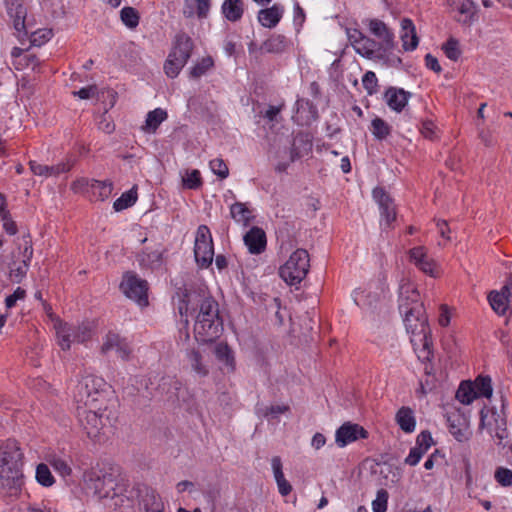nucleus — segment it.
<instances>
[{
    "mask_svg": "<svg viewBox=\"0 0 512 512\" xmlns=\"http://www.w3.org/2000/svg\"><path fill=\"white\" fill-rule=\"evenodd\" d=\"M178 311L184 325L186 339L189 338V315L195 318L194 335L198 342L209 343L220 337L223 321L219 315V305L212 297L186 293L179 302Z\"/></svg>",
    "mask_w": 512,
    "mask_h": 512,
    "instance_id": "f257e3e1",
    "label": "nucleus"
},
{
    "mask_svg": "<svg viewBox=\"0 0 512 512\" xmlns=\"http://www.w3.org/2000/svg\"><path fill=\"white\" fill-rule=\"evenodd\" d=\"M369 30L380 41L367 37L358 29H348L347 36L356 53L368 59H383L394 48V34L387 25L378 19L369 21Z\"/></svg>",
    "mask_w": 512,
    "mask_h": 512,
    "instance_id": "f03ea898",
    "label": "nucleus"
},
{
    "mask_svg": "<svg viewBox=\"0 0 512 512\" xmlns=\"http://www.w3.org/2000/svg\"><path fill=\"white\" fill-rule=\"evenodd\" d=\"M399 310L404 315L406 330L411 334L410 341L418 357L429 360L431 356L430 328L427 323L422 303L414 305L399 304Z\"/></svg>",
    "mask_w": 512,
    "mask_h": 512,
    "instance_id": "7ed1b4c3",
    "label": "nucleus"
},
{
    "mask_svg": "<svg viewBox=\"0 0 512 512\" xmlns=\"http://www.w3.org/2000/svg\"><path fill=\"white\" fill-rule=\"evenodd\" d=\"M105 381L101 377L87 375L77 384L74 392L76 409L81 406L102 409L105 403Z\"/></svg>",
    "mask_w": 512,
    "mask_h": 512,
    "instance_id": "20e7f679",
    "label": "nucleus"
},
{
    "mask_svg": "<svg viewBox=\"0 0 512 512\" xmlns=\"http://www.w3.org/2000/svg\"><path fill=\"white\" fill-rule=\"evenodd\" d=\"M76 413L87 436L95 441L100 440L111 424L106 404H103L102 409L81 406L80 409H76Z\"/></svg>",
    "mask_w": 512,
    "mask_h": 512,
    "instance_id": "39448f33",
    "label": "nucleus"
},
{
    "mask_svg": "<svg viewBox=\"0 0 512 512\" xmlns=\"http://www.w3.org/2000/svg\"><path fill=\"white\" fill-rule=\"evenodd\" d=\"M54 330L57 344L62 350H69L74 342L84 343L88 341L93 334L92 325L88 322L75 326L60 319H55Z\"/></svg>",
    "mask_w": 512,
    "mask_h": 512,
    "instance_id": "423d86ee",
    "label": "nucleus"
},
{
    "mask_svg": "<svg viewBox=\"0 0 512 512\" xmlns=\"http://www.w3.org/2000/svg\"><path fill=\"white\" fill-rule=\"evenodd\" d=\"M310 268V257L305 249L295 250L288 260L280 267V277L289 285H297L307 276Z\"/></svg>",
    "mask_w": 512,
    "mask_h": 512,
    "instance_id": "0eeeda50",
    "label": "nucleus"
},
{
    "mask_svg": "<svg viewBox=\"0 0 512 512\" xmlns=\"http://www.w3.org/2000/svg\"><path fill=\"white\" fill-rule=\"evenodd\" d=\"M445 417L449 433L460 443L468 442L472 437L470 414L459 407L448 405Z\"/></svg>",
    "mask_w": 512,
    "mask_h": 512,
    "instance_id": "6e6552de",
    "label": "nucleus"
},
{
    "mask_svg": "<svg viewBox=\"0 0 512 512\" xmlns=\"http://www.w3.org/2000/svg\"><path fill=\"white\" fill-rule=\"evenodd\" d=\"M193 50V41L186 34H179L176 45L164 64V71L170 78H175L185 66Z\"/></svg>",
    "mask_w": 512,
    "mask_h": 512,
    "instance_id": "1a4fd4ad",
    "label": "nucleus"
},
{
    "mask_svg": "<svg viewBox=\"0 0 512 512\" xmlns=\"http://www.w3.org/2000/svg\"><path fill=\"white\" fill-rule=\"evenodd\" d=\"M312 146V139L309 134L298 133L294 137L289 151L284 150L278 152V156L282 161L276 165L275 170L279 173L285 172L290 163L308 155L312 151Z\"/></svg>",
    "mask_w": 512,
    "mask_h": 512,
    "instance_id": "9d476101",
    "label": "nucleus"
},
{
    "mask_svg": "<svg viewBox=\"0 0 512 512\" xmlns=\"http://www.w3.org/2000/svg\"><path fill=\"white\" fill-rule=\"evenodd\" d=\"M88 481V488L99 499L116 498L115 505L123 503L124 499L120 494L121 487L112 474H103L102 476L91 475Z\"/></svg>",
    "mask_w": 512,
    "mask_h": 512,
    "instance_id": "9b49d317",
    "label": "nucleus"
},
{
    "mask_svg": "<svg viewBox=\"0 0 512 512\" xmlns=\"http://www.w3.org/2000/svg\"><path fill=\"white\" fill-rule=\"evenodd\" d=\"M479 431L486 430L491 437H495L501 443L507 438V425L504 416L496 410L484 407L480 411Z\"/></svg>",
    "mask_w": 512,
    "mask_h": 512,
    "instance_id": "f8f14e48",
    "label": "nucleus"
},
{
    "mask_svg": "<svg viewBox=\"0 0 512 512\" xmlns=\"http://www.w3.org/2000/svg\"><path fill=\"white\" fill-rule=\"evenodd\" d=\"M194 255L197 264L202 268L208 267L213 261V241L210 229L206 225H200L197 229Z\"/></svg>",
    "mask_w": 512,
    "mask_h": 512,
    "instance_id": "ddd939ff",
    "label": "nucleus"
},
{
    "mask_svg": "<svg viewBox=\"0 0 512 512\" xmlns=\"http://www.w3.org/2000/svg\"><path fill=\"white\" fill-rule=\"evenodd\" d=\"M120 289L128 298L134 300L140 306L148 304L147 281L141 279L135 273L127 272L124 274Z\"/></svg>",
    "mask_w": 512,
    "mask_h": 512,
    "instance_id": "4468645a",
    "label": "nucleus"
},
{
    "mask_svg": "<svg viewBox=\"0 0 512 512\" xmlns=\"http://www.w3.org/2000/svg\"><path fill=\"white\" fill-rule=\"evenodd\" d=\"M23 452L16 440L8 439L0 445V470L22 471Z\"/></svg>",
    "mask_w": 512,
    "mask_h": 512,
    "instance_id": "2eb2a0df",
    "label": "nucleus"
},
{
    "mask_svg": "<svg viewBox=\"0 0 512 512\" xmlns=\"http://www.w3.org/2000/svg\"><path fill=\"white\" fill-rule=\"evenodd\" d=\"M409 261L424 274L438 278L441 275L439 264L429 256L424 246H417L408 251Z\"/></svg>",
    "mask_w": 512,
    "mask_h": 512,
    "instance_id": "dca6fc26",
    "label": "nucleus"
},
{
    "mask_svg": "<svg viewBox=\"0 0 512 512\" xmlns=\"http://www.w3.org/2000/svg\"><path fill=\"white\" fill-rule=\"evenodd\" d=\"M23 486L22 471L0 470V496L3 498H17Z\"/></svg>",
    "mask_w": 512,
    "mask_h": 512,
    "instance_id": "f3484780",
    "label": "nucleus"
},
{
    "mask_svg": "<svg viewBox=\"0 0 512 512\" xmlns=\"http://www.w3.org/2000/svg\"><path fill=\"white\" fill-rule=\"evenodd\" d=\"M21 250V261L14 262L10 268V279L13 282L19 283L27 274L29 263L33 256V248L31 240L28 237H23L22 243L19 246Z\"/></svg>",
    "mask_w": 512,
    "mask_h": 512,
    "instance_id": "a211bd4d",
    "label": "nucleus"
},
{
    "mask_svg": "<svg viewBox=\"0 0 512 512\" xmlns=\"http://www.w3.org/2000/svg\"><path fill=\"white\" fill-rule=\"evenodd\" d=\"M368 432L360 425L351 422L342 424L335 433V443L343 448L358 439H366Z\"/></svg>",
    "mask_w": 512,
    "mask_h": 512,
    "instance_id": "6ab92c4d",
    "label": "nucleus"
},
{
    "mask_svg": "<svg viewBox=\"0 0 512 512\" xmlns=\"http://www.w3.org/2000/svg\"><path fill=\"white\" fill-rule=\"evenodd\" d=\"M111 351H115L117 357L120 359L127 361L130 359L131 355V347L129 343L121 338L118 334L109 332L103 338V343L101 345V352L103 354H107Z\"/></svg>",
    "mask_w": 512,
    "mask_h": 512,
    "instance_id": "aec40b11",
    "label": "nucleus"
},
{
    "mask_svg": "<svg viewBox=\"0 0 512 512\" xmlns=\"http://www.w3.org/2000/svg\"><path fill=\"white\" fill-rule=\"evenodd\" d=\"M373 198L379 205L381 216L385 224L391 226L396 219V209L392 198L380 187L373 190Z\"/></svg>",
    "mask_w": 512,
    "mask_h": 512,
    "instance_id": "412c9836",
    "label": "nucleus"
},
{
    "mask_svg": "<svg viewBox=\"0 0 512 512\" xmlns=\"http://www.w3.org/2000/svg\"><path fill=\"white\" fill-rule=\"evenodd\" d=\"M244 243L251 254H261L267 245L266 233L262 228L252 227L243 237Z\"/></svg>",
    "mask_w": 512,
    "mask_h": 512,
    "instance_id": "4be33fe9",
    "label": "nucleus"
},
{
    "mask_svg": "<svg viewBox=\"0 0 512 512\" xmlns=\"http://www.w3.org/2000/svg\"><path fill=\"white\" fill-rule=\"evenodd\" d=\"M400 39L402 47L405 51H413L419 44L416 27L411 19L404 18L401 20Z\"/></svg>",
    "mask_w": 512,
    "mask_h": 512,
    "instance_id": "5701e85b",
    "label": "nucleus"
},
{
    "mask_svg": "<svg viewBox=\"0 0 512 512\" xmlns=\"http://www.w3.org/2000/svg\"><path fill=\"white\" fill-rule=\"evenodd\" d=\"M284 14V7L280 4H274L273 6L265 9H261L258 12V21L265 28H274L280 22Z\"/></svg>",
    "mask_w": 512,
    "mask_h": 512,
    "instance_id": "b1692460",
    "label": "nucleus"
},
{
    "mask_svg": "<svg viewBox=\"0 0 512 512\" xmlns=\"http://www.w3.org/2000/svg\"><path fill=\"white\" fill-rule=\"evenodd\" d=\"M164 250L161 247L155 249L146 248L138 255V261L141 267L148 269H158L163 265Z\"/></svg>",
    "mask_w": 512,
    "mask_h": 512,
    "instance_id": "393cba45",
    "label": "nucleus"
},
{
    "mask_svg": "<svg viewBox=\"0 0 512 512\" xmlns=\"http://www.w3.org/2000/svg\"><path fill=\"white\" fill-rule=\"evenodd\" d=\"M210 7L211 0H184L183 15L186 18L197 16L199 19H205Z\"/></svg>",
    "mask_w": 512,
    "mask_h": 512,
    "instance_id": "a878e982",
    "label": "nucleus"
},
{
    "mask_svg": "<svg viewBox=\"0 0 512 512\" xmlns=\"http://www.w3.org/2000/svg\"><path fill=\"white\" fill-rule=\"evenodd\" d=\"M30 170L34 175L43 176V177H53L58 176L62 173H66L70 170V165L68 163H58L56 165H44L40 164L36 161L29 162Z\"/></svg>",
    "mask_w": 512,
    "mask_h": 512,
    "instance_id": "bb28decb",
    "label": "nucleus"
},
{
    "mask_svg": "<svg viewBox=\"0 0 512 512\" xmlns=\"http://www.w3.org/2000/svg\"><path fill=\"white\" fill-rule=\"evenodd\" d=\"M411 94L403 89L389 88L385 93V99L390 109L401 112L407 105Z\"/></svg>",
    "mask_w": 512,
    "mask_h": 512,
    "instance_id": "cd10ccee",
    "label": "nucleus"
},
{
    "mask_svg": "<svg viewBox=\"0 0 512 512\" xmlns=\"http://www.w3.org/2000/svg\"><path fill=\"white\" fill-rule=\"evenodd\" d=\"M271 466L273 475L277 483L278 491L282 496H287L292 491L291 484L285 479L282 467V461L279 456H274L271 459Z\"/></svg>",
    "mask_w": 512,
    "mask_h": 512,
    "instance_id": "c85d7f7f",
    "label": "nucleus"
},
{
    "mask_svg": "<svg viewBox=\"0 0 512 512\" xmlns=\"http://www.w3.org/2000/svg\"><path fill=\"white\" fill-rule=\"evenodd\" d=\"M244 8L245 5L243 0H224L221 6V11L228 21L237 22L242 18Z\"/></svg>",
    "mask_w": 512,
    "mask_h": 512,
    "instance_id": "c756f323",
    "label": "nucleus"
},
{
    "mask_svg": "<svg viewBox=\"0 0 512 512\" xmlns=\"http://www.w3.org/2000/svg\"><path fill=\"white\" fill-rule=\"evenodd\" d=\"M511 296L502 288L501 291H491L488 295V301L497 314L504 315L508 309Z\"/></svg>",
    "mask_w": 512,
    "mask_h": 512,
    "instance_id": "7c9ffc66",
    "label": "nucleus"
},
{
    "mask_svg": "<svg viewBox=\"0 0 512 512\" xmlns=\"http://www.w3.org/2000/svg\"><path fill=\"white\" fill-rule=\"evenodd\" d=\"M168 117L167 112L162 108H156L148 112L145 123L141 129L145 133H155L162 122Z\"/></svg>",
    "mask_w": 512,
    "mask_h": 512,
    "instance_id": "2f4dec72",
    "label": "nucleus"
},
{
    "mask_svg": "<svg viewBox=\"0 0 512 512\" xmlns=\"http://www.w3.org/2000/svg\"><path fill=\"white\" fill-rule=\"evenodd\" d=\"M187 361L191 369L199 376L206 377L209 374V366L204 356L197 350H190L187 353Z\"/></svg>",
    "mask_w": 512,
    "mask_h": 512,
    "instance_id": "473e14b6",
    "label": "nucleus"
},
{
    "mask_svg": "<svg viewBox=\"0 0 512 512\" xmlns=\"http://www.w3.org/2000/svg\"><path fill=\"white\" fill-rule=\"evenodd\" d=\"M395 420L405 433H412L415 430L416 419L411 408L401 407L396 413Z\"/></svg>",
    "mask_w": 512,
    "mask_h": 512,
    "instance_id": "72a5a7b5",
    "label": "nucleus"
},
{
    "mask_svg": "<svg viewBox=\"0 0 512 512\" xmlns=\"http://www.w3.org/2000/svg\"><path fill=\"white\" fill-rule=\"evenodd\" d=\"M141 505L145 512H164V504L160 495L152 489H146Z\"/></svg>",
    "mask_w": 512,
    "mask_h": 512,
    "instance_id": "f704fd0d",
    "label": "nucleus"
},
{
    "mask_svg": "<svg viewBox=\"0 0 512 512\" xmlns=\"http://www.w3.org/2000/svg\"><path fill=\"white\" fill-rule=\"evenodd\" d=\"M399 301V304H407L409 306L421 303L417 289L409 281H402L399 288Z\"/></svg>",
    "mask_w": 512,
    "mask_h": 512,
    "instance_id": "c9c22d12",
    "label": "nucleus"
},
{
    "mask_svg": "<svg viewBox=\"0 0 512 512\" xmlns=\"http://www.w3.org/2000/svg\"><path fill=\"white\" fill-rule=\"evenodd\" d=\"M231 217L239 224L248 226L253 219L252 211L241 202H236L230 207Z\"/></svg>",
    "mask_w": 512,
    "mask_h": 512,
    "instance_id": "e433bc0d",
    "label": "nucleus"
},
{
    "mask_svg": "<svg viewBox=\"0 0 512 512\" xmlns=\"http://www.w3.org/2000/svg\"><path fill=\"white\" fill-rule=\"evenodd\" d=\"M477 398V392L469 381L462 382L456 392V399L464 405L471 404Z\"/></svg>",
    "mask_w": 512,
    "mask_h": 512,
    "instance_id": "4c0bfd02",
    "label": "nucleus"
},
{
    "mask_svg": "<svg viewBox=\"0 0 512 512\" xmlns=\"http://www.w3.org/2000/svg\"><path fill=\"white\" fill-rule=\"evenodd\" d=\"M90 187L92 194L102 201L109 198L113 191V184L111 181L92 180Z\"/></svg>",
    "mask_w": 512,
    "mask_h": 512,
    "instance_id": "58836bf2",
    "label": "nucleus"
},
{
    "mask_svg": "<svg viewBox=\"0 0 512 512\" xmlns=\"http://www.w3.org/2000/svg\"><path fill=\"white\" fill-rule=\"evenodd\" d=\"M137 200L136 187L131 188L129 191L124 192L118 199L115 200L113 208L115 211H122L135 204Z\"/></svg>",
    "mask_w": 512,
    "mask_h": 512,
    "instance_id": "ea45409f",
    "label": "nucleus"
},
{
    "mask_svg": "<svg viewBox=\"0 0 512 512\" xmlns=\"http://www.w3.org/2000/svg\"><path fill=\"white\" fill-rule=\"evenodd\" d=\"M214 352H215L216 358L219 361H221L227 367H229L231 371L234 370L235 360H234V357L232 355V351L228 347L227 344H224V343L217 344L216 347H215Z\"/></svg>",
    "mask_w": 512,
    "mask_h": 512,
    "instance_id": "a19ab883",
    "label": "nucleus"
},
{
    "mask_svg": "<svg viewBox=\"0 0 512 512\" xmlns=\"http://www.w3.org/2000/svg\"><path fill=\"white\" fill-rule=\"evenodd\" d=\"M371 132L377 140H384L390 135L391 126L383 119L376 117L371 122Z\"/></svg>",
    "mask_w": 512,
    "mask_h": 512,
    "instance_id": "79ce46f5",
    "label": "nucleus"
},
{
    "mask_svg": "<svg viewBox=\"0 0 512 512\" xmlns=\"http://www.w3.org/2000/svg\"><path fill=\"white\" fill-rule=\"evenodd\" d=\"M473 386L477 392V397L482 396L490 398L492 396L493 389L491 378L489 376L477 377Z\"/></svg>",
    "mask_w": 512,
    "mask_h": 512,
    "instance_id": "37998d69",
    "label": "nucleus"
},
{
    "mask_svg": "<svg viewBox=\"0 0 512 512\" xmlns=\"http://www.w3.org/2000/svg\"><path fill=\"white\" fill-rule=\"evenodd\" d=\"M122 22L130 29H134L139 24V14L133 7H124L120 12Z\"/></svg>",
    "mask_w": 512,
    "mask_h": 512,
    "instance_id": "c03bdc74",
    "label": "nucleus"
},
{
    "mask_svg": "<svg viewBox=\"0 0 512 512\" xmlns=\"http://www.w3.org/2000/svg\"><path fill=\"white\" fill-rule=\"evenodd\" d=\"M36 480L45 487H50L55 482L49 467L43 463L39 464L36 468Z\"/></svg>",
    "mask_w": 512,
    "mask_h": 512,
    "instance_id": "a18cd8bd",
    "label": "nucleus"
},
{
    "mask_svg": "<svg viewBox=\"0 0 512 512\" xmlns=\"http://www.w3.org/2000/svg\"><path fill=\"white\" fill-rule=\"evenodd\" d=\"M12 64L16 70H23L25 68H31L32 70H35L36 67L39 66L40 61L36 55L25 53L23 57L17 59V62H12Z\"/></svg>",
    "mask_w": 512,
    "mask_h": 512,
    "instance_id": "49530a36",
    "label": "nucleus"
},
{
    "mask_svg": "<svg viewBox=\"0 0 512 512\" xmlns=\"http://www.w3.org/2000/svg\"><path fill=\"white\" fill-rule=\"evenodd\" d=\"M442 50L444 51L447 58L452 61H457L460 58L461 50L459 48V42L454 39H448L442 46Z\"/></svg>",
    "mask_w": 512,
    "mask_h": 512,
    "instance_id": "de8ad7c7",
    "label": "nucleus"
},
{
    "mask_svg": "<svg viewBox=\"0 0 512 512\" xmlns=\"http://www.w3.org/2000/svg\"><path fill=\"white\" fill-rule=\"evenodd\" d=\"M266 53H280L284 49V40L281 36H274L267 39L261 46Z\"/></svg>",
    "mask_w": 512,
    "mask_h": 512,
    "instance_id": "09e8293b",
    "label": "nucleus"
},
{
    "mask_svg": "<svg viewBox=\"0 0 512 512\" xmlns=\"http://www.w3.org/2000/svg\"><path fill=\"white\" fill-rule=\"evenodd\" d=\"M389 494L385 489L377 491L376 498L372 502L373 512H386Z\"/></svg>",
    "mask_w": 512,
    "mask_h": 512,
    "instance_id": "8fccbe9b",
    "label": "nucleus"
},
{
    "mask_svg": "<svg viewBox=\"0 0 512 512\" xmlns=\"http://www.w3.org/2000/svg\"><path fill=\"white\" fill-rule=\"evenodd\" d=\"M211 171L220 179H225L229 175V169L226 163L221 158H215L209 163Z\"/></svg>",
    "mask_w": 512,
    "mask_h": 512,
    "instance_id": "3c124183",
    "label": "nucleus"
},
{
    "mask_svg": "<svg viewBox=\"0 0 512 512\" xmlns=\"http://www.w3.org/2000/svg\"><path fill=\"white\" fill-rule=\"evenodd\" d=\"M213 66V60L210 57L203 58L198 64H196L190 74L193 78H199L204 75Z\"/></svg>",
    "mask_w": 512,
    "mask_h": 512,
    "instance_id": "603ef678",
    "label": "nucleus"
},
{
    "mask_svg": "<svg viewBox=\"0 0 512 512\" xmlns=\"http://www.w3.org/2000/svg\"><path fill=\"white\" fill-rule=\"evenodd\" d=\"M183 184L188 189H197L201 186V175L198 170H192L183 177Z\"/></svg>",
    "mask_w": 512,
    "mask_h": 512,
    "instance_id": "864d4df0",
    "label": "nucleus"
},
{
    "mask_svg": "<svg viewBox=\"0 0 512 512\" xmlns=\"http://www.w3.org/2000/svg\"><path fill=\"white\" fill-rule=\"evenodd\" d=\"M362 84L369 95L375 93L378 86L376 74L372 71H367L362 78Z\"/></svg>",
    "mask_w": 512,
    "mask_h": 512,
    "instance_id": "5fc2aeb1",
    "label": "nucleus"
},
{
    "mask_svg": "<svg viewBox=\"0 0 512 512\" xmlns=\"http://www.w3.org/2000/svg\"><path fill=\"white\" fill-rule=\"evenodd\" d=\"M354 302L360 307L369 306L371 307L373 301H376L379 297L374 296L373 300L370 299V295L365 290H355L353 293Z\"/></svg>",
    "mask_w": 512,
    "mask_h": 512,
    "instance_id": "6e6d98bb",
    "label": "nucleus"
},
{
    "mask_svg": "<svg viewBox=\"0 0 512 512\" xmlns=\"http://www.w3.org/2000/svg\"><path fill=\"white\" fill-rule=\"evenodd\" d=\"M433 438L429 431H422L416 438L415 447H419L424 453L433 445Z\"/></svg>",
    "mask_w": 512,
    "mask_h": 512,
    "instance_id": "4d7b16f0",
    "label": "nucleus"
},
{
    "mask_svg": "<svg viewBox=\"0 0 512 512\" xmlns=\"http://www.w3.org/2000/svg\"><path fill=\"white\" fill-rule=\"evenodd\" d=\"M496 481L502 486L512 485V471L507 468H498L495 472Z\"/></svg>",
    "mask_w": 512,
    "mask_h": 512,
    "instance_id": "13d9d810",
    "label": "nucleus"
},
{
    "mask_svg": "<svg viewBox=\"0 0 512 512\" xmlns=\"http://www.w3.org/2000/svg\"><path fill=\"white\" fill-rule=\"evenodd\" d=\"M51 465L53 466V468L63 477L65 476H68L70 475L71 473V468L69 466V464L67 463L66 460L62 459V458H59V457H54L51 461H50Z\"/></svg>",
    "mask_w": 512,
    "mask_h": 512,
    "instance_id": "bf43d9fd",
    "label": "nucleus"
},
{
    "mask_svg": "<svg viewBox=\"0 0 512 512\" xmlns=\"http://www.w3.org/2000/svg\"><path fill=\"white\" fill-rule=\"evenodd\" d=\"M425 453L419 447H412L408 456L405 458L404 463L410 466L417 465Z\"/></svg>",
    "mask_w": 512,
    "mask_h": 512,
    "instance_id": "052dcab7",
    "label": "nucleus"
},
{
    "mask_svg": "<svg viewBox=\"0 0 512 512\" xmlns=\"http://www.w3.org/2000/svg\"><path fill=\"white\" fill-rule=\"evenodd\" d=\"M26 292L24 289L18 287L13 294L9 295L5 299V304L7 308H12L15 306L17 300L24 299Z\"/></svg>",
    "mask_w": 512,
    "mask_h": 512,
    "instance_id": "680f3d73",
    "label": "nucleus"
},
{
    "mask_svg": "<svg viewBox=\"0 0 512 512\" xmlns=\"http://www.w3.org/2000/svg\"><path fill=\"white\" fill-rule=\"evenodd\" d=\"M3 222V229L10 235H15L17 233V225L11 218L10 213L0 216Z\"/></svg>",
    "mask_w": 512,
    "mask_h": 512,
    "instance_id": "e2e57ef3",
    "label": "nucleus"
},
{
    "mask_svg": "<svg viewBox=\"0 0 512 512\" xmlns=\"http://www.w3.org/2000/svg\"><path fill=\"white\" fill-rule=\"evenodd\" d=\"M97 93V87L95 85L83 87L78 91H73L72 94L74 96L79 97L80 99H89L93 97Z\"/></svg>",
    "mask_w": 512,
    "mask_h": 512,
    "instance_id": "0e129e2a",
    "label": "nucleus"
},
{
    "mask_svg": "<svg viewBox=\"0 0 512 512\" xmlns=\"http://www.w3.org/2000/svg\"><path fill=\"white\" fill-rule=\"evenodd\" d=\"M425 64L426 66L431 69L432 71L436 72V73H440L442 68L437 60L436 57H434L433 55L431 54H427L425 56Z\"/></svg>",
    "mask_w": 512,
    "mask_h": 512,
    "instance_id": "69168bd1",
    "label": "nucleus"
},
{
    "mask_svg": "<svg viewBox=\"0 0 512 512\" xmlns=\"http://www.w3.org/2000/svg\"><path fill=\"white\" fill-rule=\"evenodd\" d=\"M459 4L460 6L458 9L460 13H467V21H469L473 14L472 2L470 0H459Z\"/></svg>",
    "mask_w": 512,
    "mask_h": 512,
    "instance_id": "338daca9",
    "label": "nucleus"
},
{
    "mask_svg": "<svg viewBox=\"0 0 512 512\" xmlns=\"http://www.w3.org/2000/svg\"><path fill=\"white\" fill-rule=\"evenodd\" d=\"M27 512H56L52 510L50 507L42 504H31L27 508Z\"/></svg>",
    "mask_w": 512,
    "mask_h": 512,
    "instance_id": "774afa93",
    "label": "nucleus"
}]
</instances>
